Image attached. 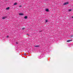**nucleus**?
<instances>
[{"instance_id":"15","label":"nucleus","mask_w":73,"mask_h":73,"mask_svg":"<svg viewBox=\"0 0 73 73\" xmlns=\"http://www.w3.org/2000/svg\"><path fill=\"white\" fill-rule=\"evenodd\" d=\"M72 11V10L70 9L69 10V11Z\"/></svg>"},{"instance_id":"3","label":"nucleus","mask_w":73,"mask_h":73,"mask_svg":"<svg viewBox=\"0 0 73 73\" xmlns=\"http://www.w3.org/2000/svg\"><path fill=\"white\" fill-rule=\"evenodd\" d=\"M19 15H20L21 16H22V15H24V14L20 13L19 14Z\"/></svg>"},{"instance_id":"1","label":"nucleus","mask_w":73,"mask_h":73,"mask_svg":"<svg viewBox=\"0 0 73 73\" xmlns=\"http://www.w3.org/2000/svg\"><path fill=\"white\" fill-rule=\"evenodd\" d=\"M69 3L68 2H66V3H65L64 4V5H66L68 4Z\"/></svg>"},{"instance_id":"6","label":"nucleus","mask_w":73,"mask_h":73,"mask_svg":"<svg viewBox=\"0 0 73 73\" xmlns=\"http://www.w3.org/2000/svg\"><path fill=\"white\" fill-rule=\"evenodd\" d=\"M17 3H15L14 4V5H17Z\"/></svg>"},{"instance_id":"4","label":"nucleus","mask_w":73,"mask_h":73,"mask_svg":"<svg viewBox=\"0 0 73 73\" xmlns=\"http://www.w3.org/2000/svg\"><path fill=\"white\" fill-rule=\"evenodd\" d=\"M70 41H72V40H67V42H70Z\"/></svg>"},{"instance_id":"18","label":"nucleus","mask_w":73,"mask_h":73,"mask_svg":"<svg viewBox=\"0 0 73 73\" xmlns=\"http://www.w3.org/2000/svg\"><path fill=\"white\" fill-rule=\"evenodd\" d=\"M27 35H28V34H27Z\"/></svg>"},{"instance_id":"13","label":"nucleus","mask_w":73,"mask_h":73,"mask_svg":"<svg viewBox=\"0 0 73 73\" xmlns=\"http://www.w3.org/2000/svg\"><path fill=\"white\" fill-rule=\"evenodd\" d=\"M6 37H7V38H8V37H9V36H6Z\"/></svg>"},{"instance_id":"17","label":"nucleus","mask_w":73,"mask_h":73,"mask_svg":"<svg viewBox=\"0 0 73 73\" xmlns=\"http://www.w3.org/2000/svg\"><path fill=\"white\" fill-rule=\"evenodd\" d=\"M19 7H21V5L19 6Z\"/></svg>"},{"instance_id":"10","label":"nucleus","mask_w":73,"mask_h":73,"mask_svg":"<svg viewBox=\"0 0 73 73\" xmlns=\"http://www.w3.org/2000/svg\"><path fill=\"white\" fill-rule=\"evenodd\" d=\"M25 28H22V29L23 30H25Z\"/></svg>"},{"instance_id":"2","label":"nucleus","mask_w":73,"mask_h":73,"mask_svg":"<svg viewBox=\"0 0 73 73\" xmlns=\"http://www.w3.org/2000/svg\"><path fill=\"white\" fill-rule=\"evenodd\" d=\"M6 18H7V17H2V19H5Z\"/></svg>"},{"instance_id":"12","label":"nucleus","mask_w":73,"mask_h":73,"mask_svg":"<svg viewBox=\"0 0 73 73\" xmlns=\"http://www.w3.org/2000/svg\"><path fill=\"white\" fill-rule=\"evenodd\" d=\"M16 44H18V42H16Z\"/></svg>"},{"instance_id":"16","label":"nucleus","mask_w":73,"mask_h":73,"mask_svg":"<svg viewBox=\"0 0 73 73\" xmlns=\"http://www.w3.org/2000/svg\"><path fill=\"white\" fill-rule=\"evenodd\" d=\"M25 56H26V55H27V54H25Z\"/></svg>"},{"instance_id":"5","label":"nucleus","mask_w":73,"mask_h":73,"mask_svg":"<svg viewBox=\"0 0 73 73\" xmlns=\"http://www.w3.org/2000/svg\"><path fill=\"white\" fill-rule=\"evenodd\" d=\"M46 12H48L49 11V9H46Z\"/></svg>"},{"instance_id":"14","label":"nucleus","mask_w":73,"mask_h":73,"mask_svg":"<svg viewBox=\"0 0 73 73\" xmlns=\"http://www.w3.org/2000/svg\"><path fill=\"white\" fill-rule=\"evenodd\" d=\"M73 35H71V37H73Z\"/></svg>"},{"instance_id":"11","label":"nucleus","mask_w":73,"mask_h":73,"mask_svg":"<svg viewBox=\"0 0 73 73\" xmlns=\"http://www.w3.org/2000/svg\"><path fill=\"white\" fill-rule=\"evenodd\" d=\"M48 22V20H46V23H47V22Z\"/></svg>"},{"instance_id":"7","label":"nucleus","mask_w":73,"mask_h":73,"mask_svg":"<svg viewBox=\"0 0 73 73\" xmlns=\"http://www.w3.org/2000/svg\"><path fill=\"white\" fill-rule=\"evenodd\" d=\"M35 46V47H39V46L36 45L35 46Z\"/></svg>"},{"instance_id":"19","label":"nucleus","mask_w":73,"mask_h":73,"mask_svg":"<svg viewBox=\"0 0 73 73\" xmlns=\"http://www.w3.org/2000/svg\"><path fill=\"white\" fill-rule=\"evenodd\" d=\"M72 18H73V16L72 17Z\"/></svg>"},{"instance_id":"8","label":"nucleus","mask_w":73,"mask_h":73,"mask_svg":"<svg viewBox=\"0 0 73 73\" xmlns=\"http://www.w3.org/2000/svg\"><path fill=\"white\" fill-rule=\"evenodd\" d=\"M24 18L25 19H27L28 17H27V16H26Z\"/></svg>"},{"instance_id":"9","label":"nucleus","mask_w":73,"mask_h":73,"mask_svg":"<svg viewBox=\"0 0 73 73\" xmlns=\"http://www.w3.org/2000/svg\"><path fill=\"white\" fill-rule=\"evenodd\" d=\"M9 9V7H8V8H6V9H7V10H8V9Z\"/></svg>"}]
</instances>
